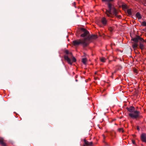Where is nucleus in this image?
<instances>
[{
    "instance_id": "f257e3e1",
    "label": "nucleus",
    "mask_w": 146,
    "mask_h": 146,
    "mask_svg": "<svg viewBox=\"0 0 146 146\" xmlns=\"http://www.w3.org/2000/svg\"><path fill=\"white\" fill-rule=\"evenodd\" d=\"M131 40L133 41L132 42V47L134 50L138 46L141 50L144 49L145 41L140 36L136 35L135 37L132 38Z\"/></svg>"
},
{
    "instance_id": "f03ea898",
    "label": "nucleus",
    "mask_w": 146,
    "mask_h": 146,
    "mask_svg": "<svg viewBox=\"0 0 146 146\" xmlns=\"http://www.w3.org/2000/svg\"><path fill=\"white\" fill-rule=\"evenodd\" d=\"M127 109L131 113L129 114V115L132 118L137 119L142 117V116L140 115V111L136 110L135 108L133 106H131L129 108H127Z\"/></svg>"
},
{
    "instance_id": "7ed1b4c3",
    "label": "nucleus",
    "mask_w": 146,
    "mask_h": 146,
    "mask_svg": "<svg viewBox=\"0 0 146 146\" xmlns=\"http://www.w3.org/2000/svg\"><path fill=\"white\" fill-rule=\"evenodd\" d=\"M81 34L80 36L81 37H86L84 38H89L88 41V44L90 43V41L91 39H94L97 38V36L96 35H92L90 36L89 32L84 28H82L81 29ZM87 39H88L87 38Z\"/></svg>"
},
{
    "instance_id": "20e7f679",
    "label": "nucleus",
    "mask_w": 146,
    "mask_h": 146,
    "mask_svg": "<svg viewBox=\"0 0 146 146\" xmlns=\"http://www.w3.org/2000/svg\"><path fill=\"white\" fill-rule=\"evenodd\" d=\"M84 38L83 39H77L74 40L72 41L73 45L75 46H78L81 44L83 47H86L88 46L89 44H88V40L89 38Z\"/></svg>"
},
{
    "instance_id": "39448f33",
    "label": "nucleus",
    "mask_w": 146,
    "mask_h": 146,
    "mask_svg": "<svg viewBox=\"0 0 146 146\" xmlns=\"http://www.w3.org/2000/svg\"><path fill=\"white\" fill-rule=\"evenodd\" d=\"M110 11V13H108L106 14L108 17L112 18L114 16H116L117 18H119L120 16V15H117L118 12L115 7L112 9Z\"/></svg>"
},
{
    "instance_id": "423d86ee",
    "label": "nucleus",
    "mask_w": 146,
    "mask_h": 146,
    "mask_svg": "<svg viewBox=\"0 0 146 146\" xmlns=\"http://www.w3.org/2000/svg\"><path fill=\"white\" fill-rule=\"evenodd\" d=\"M64 59L66 60L68 63L70 65H72L73 62H75L76 61V60L74 57H73L72 58V61H71V59L69 58L68 55H64Z\"/></svg>"
},
{
    "instance_id": "0eeeda50",
    "label": "nucleus",
    "mask_w": 146,
    "mask_h": 146,
    "mask_svg": "<svg viewBox=\"0 0 146 146\" xmlns=\"http://www.w3.org/2000/svg\"><path fill=\"white\" fill-rule=\"evenodd\" d=\"M107 4V5L108 9H106V11L105 12V13L106 14H107L108 13H110V11L113 8L115 7L111 3H108Z\"/></svg>"
},
{
    "instance_id": "6e6552de",
    "label": "nucleus",
    "mask_w": 146,
    "mask_h": 146,
    "mask_svg": "<svg viewBox=\"0 0 146 146\" xmlns=\"http://www.w3.org/2000/svg\"><path fill=\"white\" fill-rule=\"evenodd\" d=\"M107 19L105 17H103L101 19V22L103 25H101V27H102L106 26L107 25Z\"/></svg>"
},
{
    "instance_id": "1a4fd4ad",
    "label": "nucleus",
    "mask_w": 146,
    "mask_h": 146,
    "mask_svg": "<svg viewBox=\"0 0 146 146\" xmlns=\"http://www.w3.org/2000/svg\"><path fill=\"white\" fill-rule=\"evenodd\" d=\"M140 138L142 141L146 143V133H142L141 135Z\"/></svg>"
},
{
    "instance_id": "9d476101",
    "label": "nucleus",
    "mask_w": 146,
    "mask_h": 146,
    "mask_svg": "<svg viewBox=\"0 0 146 146\" xmlns=\"http://www.w3.org/2000/svg\"><path fill=\"white\" fill-rule=\"evenodd\" d=\"M3 138H0V143L2 146H7L5 143L3 141Z\"/></svg>"
},
{
    "instance_id": "9b49d317",
    "label": "nucleus",
    "mask_w": 146,
    "mask_h": 146,
    "mask_svg": "<svg viewBox=\"0 0 146 146\" xmlns=\"http://www.w3.org/2000/svg\"><path fill=\"white\" fill-rule=\"evenodd\" d=\"M64 52L67 54L68 55V56L71 57L72 56V54L71 52H69V51L67 50H65L64 51Z\"/></svg>"
},
{
    "instance_id": "f8f14e48",
    "label": "nucleus",
    "mask_w": 146,
    "mask_h": 146,
    "mask_svg": "<svg viewBox=\"0 0 146 146\" xmlns=\"http://www.w3.org/2000/svg\"><path fill=\"white\" fill-rule=\"evenodd\" d=\"M136 17L139 19H140L141 18V17L139 12H137L136 14Z\"/></svg>"
},
{
    "instance_id": "ddd939ff",
    "label": "nucleus",
    "mask_w": 146,
    "mask_h": 146,
    "mask_svg": "<svg viewBox=\"0 0 146 146\" xmlns=\"http://www.w3.org/2000/svg\"><path fill=\"white\" fill-rule=\"evenodd\" d=\"M127 13L129 15H132V12L131 11V9H128L127 10Z\"/></svg>"
},
{
    "instance_id": "4468645a",
    "label": "nucleus",
    "mask_w": 146,
    "mask_h": 146,
    "mask_svg": "<svg viewBox=\"0 0 146 146\" xmlns=\"http://www.w3.org/2000/svg\"><path fill=\"white\" fill-rule=\"evenodd\" d=\"M114 0H102V1L103 2H107L108 3H111V2H112L114 1Z\"/></svg>"
},
{
    "instance_id": "2eb2a0df",
    "label": "nucleus",
    "mask_w": 146,
    "mask_h": 146,
    "mask_svg": "<svg viewBox=\"0 0 146 146\" xmlns=\"http://www.w3.org/2000/svg\"><path fill=\"white\" fill-rule=\"evenodd\" d=\"M84 141L86 145L88 146L89 142L88 141H87L85 139L84 140Z\"/></svg>"
},
{
    "instance_id": "dca6fc26",
    "label": "nucleus",
    "mask_w": 146,
    "mask_h": 146,
    "mask_svg": "<svg viewBox=\"0 0 146 146\" xmlns=\"http://www.w3.org/2000/svg\"><path fill=\"white\" fill-rule=\"evenodd\" d=\"M86 62V58H83L82 59V62L84 64H85Z\"/></svg>"
},
{
    "instance_id": "f3484780",
    "label": "nucleus",
    "mask_w": 146,
    "mask_h": 146,
    "mask_svg": "<svg viewBox=\"0 0 146 146\" xmlns=\"http://www.w3.org/2000/svg\"><path fill=\"white\" fill-rule=\"evenodd\" d=\"M108 29L111 32H112L114 29V28L113 27H110Z\"/></svg>"
},
{
    "instance_id": "a211bd4d",
    "label": "nucleus",
    "mask_w": 146,
    "mask_h": 146,
    "mask_svg": "<svg viewBox=\"0 0 146 146\" xmlns=\"http://www.w3.org/2000/svg\"><path fill=\"white\" fill-rule=\"evenodd\" d=\"M141 25L143 26H146V22L145 21H143L142 22Z\"/></svg>"
},
{
    "instance_id": "6ab92c4d",
    "label": "nucleus",
    "mask_w": 146,
    "mask_h": 146,
    "mask_svg": "<svg viewBox=\"0 0 146 146\" xmlns=\"http://www.w3.org/2000/svg\"><path fill=\"white\" fill-rule=\"evenodd\" d=\"M118 130L119 132H124V130L123 128H119L118 129Z\"/></svg>"
},
{
    "instance_id": "aec40b11",
    "label": "nucleus",
    "mask_w": 146,
    "mask_h": 146,
    "mask_svg": "<svg viewBox=\"0 0 146 146\" xmlns=\"http://www.w3.org/2000/svg\"><path fill=\"white\" fill-rule=\"evenodd\" d=\"M105 58H101L100 59L101 61L103 62H105Z\"/></svg>"
},
{
    "instance_id": "412c9836",
    "label": "nucleus",
    "mask_w": 146,
    "mask_h": 146,
    "mask_svg": "<svg viewBox=\"0 0 146 146\" xmlns=\"http://www.w3.org/2000/svg\"><path fill=\"white\" fill-rule=\"evenodd\" d=\"M133 72L135 73H137V70L136 69H133Z\"/></svg>"
},
{
    "instance_id": "4be33fe9",
    "label": "nucleus",
    "mask_w": 146,
    "mask_h": 146,
    "mask_svg": "<svg viewBox=\"0 0 146 146\" xmlns=\"http://www.w3.org/2000/svg\"><path fill=\"white\" fill-rule=\"evenodd\" d=\"M93 144V142H89V146H92Z\"/></svg>"
},
{
    "instance_id": "5701e85b",
    "label": "nucleus",
    "mask_w": 146,
    "mask_h": 146,
    "mask_svg": "<svg viewBox=\"0 0 146 146\" xmlns=\"http://www.w3.org/2000/svg\"><path fill=\"white\" fill-rule=\"evenodd\" d=\"M137 130H138V131L140 129H139V126H137Z\"/></svg>"
},
{
    "instance_id": "b1692460",
    "label": "nucleus",
    "mask_w": 146,
    "mask_h": 146,
    "mask_svg": "<svg viewBox=\"0 0 146 146\" xmlns=\"http://www.w3.org/2000/svg\"><path fill=\"white\" fill-rule=\"evenodd\" d=\"M132 143L133 144H135V141L134 140H132Z\"/></svg>"
},
{
    "instance_id": "393cba45",
    "label": "nucleus",
    "mask_w": 146,
    "mask_h": 146,
    "mask_svg": "<svg viewBox=\"0 0 146 146\" xmlns=\"http://www.w3.org/2000/svg\"><path fill=\"white\" fill-rule=\"evenodd\" d=\"M102 135L104 139L106 138V137H105V136H104V135Z\"/></svg>"
},
{
    "instance_id": "a878e982",
    "label": "nucleus",
    "mask_w": 146,
    "mask_h": 146,
    "mask_svg": "<svg viewBox=\"0 0 146 146\" xmlns=\"http://www.w3.org/2000/svg\"><path fill=\"white\" fill-rule=\"evenodd\" d=\"M73 5L74 6H75L76 5V3L75 2H74L73 3Z\"/></svg>"
},
{
    "instance_id": "bb28decb",
    "label": "nucleus",
    "mask_w": 146,
    "mask_h": 146,
    "mask_svg": "<svg viewBox=\"0 0 146 146\" xmlns=\"http://www.w3.org/2000/svg\"><path fill=\"white\" fill-rule=\"evenodd\" d=\"M133 137H135L136 136L135 135H133Z\"/></svg>"
},
{
    "instance_id": "cd10ccee",
    "label": "nucleus",
    "mask_w": 146,
    "mask_h": 146,
    "mask_svg": "<svg viewBox=\"0 0 146 146\" xmlns=\"http://www.w3.org/2000/svg\"><path fill=\"white\" fill-rule=\"evenodd\" d=\"M115 72H116V71H114L112 73V75H113V73H115Z\"/></svg>"
},
{
    "instance_id": "c85d7f7f",
    "label": "nucleus",
    "mask_w": 146,
    "mask_h": 146,
    "mask_svg": "<svg viewBox=\"0 0 146 146\" xmlns=\"http://www.w3.org/2000/svg\"><path fill=\"white\" fill-rule=\"evenodd\" d=\"M97 74V72H95V74Z\"/></svg>"
},
{
    "instance_id": "c756f323",
    "label": "nucleus",
    "mask_w": 146,
    "mask_h": 146,
    "mask_svg": "<svg viewBox=\"0 0 146 146\" xmlns=\"http://www.w3.org/2000/svg\"><path fill=\"white\" fill-rule=\"evenodd\" d=\"M76 81H78V80H76Z\"/></svg>"
},
{
    "instance_id": "7c9ffc66",
    "label": "nucleus",
    "mask_w": 146,
    "mask_h": 146,
    "mask_svg": "<svg viewBox=\"0 0 146 146\" xmlns=\"http://www.w3.org/2000/svg\"><path fill=\"white\" fill-rule=\"evenodd\" d=\"M84 146H85V145H84Z\"/></svg>"
}]
</instances>
